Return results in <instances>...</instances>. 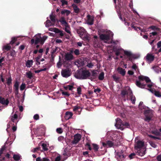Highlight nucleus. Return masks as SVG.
Wrapping results in <instances>:
<instances>
[{
  "instance_id": "obj_1",
  "label": "nucleus",
  "mask_w": 161,
  "mask_h": 161,
  "mask_svg": "<svg viewBox=\"0 0 161 161\" xmlns=\"http://www.w3.org/2000/svg\"><path fill=\"white\" fill-rule=\"evenodd\" d=\"M91 73L88 70L83 69L81 71L78 70L75 75V77L77 79L85 80L89 79Z\"/></svg>"
},
{
  "instance_id": "obj_2",
  "label": "nucleus",
  "mask_w": 161,
  "mask_h": 161,
  "mask_svg": "<svg viewBox=\"0 0 161 161\" xmlns=\"http://www.w3.org/2000/svg\"><path fill=\"white\" fill-rule=\"evenodd\" d=\"M77 32L83 40L86 41H88L89 40L90 37L89 35L83 27H80L79 28L77 29Z\"/></svg>"
},
{
  "instance_id": "obj_3",
  "label": "nucleus",
  "mask_w": 161,
  "mask_h": 161,
  "mask_svg": "<svg viewBox=\"0 0 161 161\" xmlns=\"http://www.w3.org/2000/svg\"><path fill=\"white\" fill-rule=\"evenodd\" d=\"M144 114L146 117L145 120L149 122L151 120L153 117L152 111L149 109L148 107H145V108H144Z\"/></svg>"
},
{
  "instance_id": "obj_4",
  "label": "nucleus",
  "mask_w": 161,
  "mask_h": 161,
  "mask_svg": "<svg viewBox=\"0 0 161 161\" xmlns=\"http://www.w3.org/2000/svg\"><path fill=\"white\" fill-rule=\"evenodd\" d=\"M124 56H126L127 58H128V60L131 62H132L133 59L136 58V55L130 51L124 50Z\"/></svg>"
},
{
  "instance_id": "obj_5",
  "label": "nucleus",
  "mask_w": 161,
  "mask_h": 161,
  "mask_svg": "<svg viewBox=\"0 0 161 161\" xmlns=\"http://www.w3.org/2000/svg\"><path fill=\"white\" fill-rule=\"evenodd\" d=\"M41 34H38L35 36L34 38L31 39V45L38 44L40 42Z\"/></svg>"
},
{
  "instance_id": "obj_6",
  "label": "nucleus",
  "mask_w": 161,
  "mask_h": 161,
  "mask_svg": "<svg viewBox=\"0 0 161 161\" xmlns=\"http://www.w3.org/2000/svg\"><path fill=\"white\" fill-rule=\"evenodd\" d=\"M62 76L65 78H67L71 75V71L68 69H63L61 72Z\"/></svg>"
},
{
  "instance_id": "obj_7",
  "label": "nucleus",
  "mask_w": 161,
  "mask_h": 161,
  "mask_svg": "<svg viewBox=\"0 0 161 161\" xmlns=\"http://www.w3.org/2000/svg\"><path fill=\"white\" fill-rule=\"evenodd\" d=\"M81 137V136L80 134H77L75 135L74 136V139L71 142L72 144H75L78 143L80 140Z\"/></svg>"
},
{
  "instance_id": "obj_8",
  "label": "nucleus",
  "mask_w": 161,
  "mask_h": 161,
  "mask_svg": "<svg viewBox=\"0 0 161 161\" xmlns=\"http://www.w3.org/2000/svg\"><path fill=\"white\" fill-rule=\"evenodd\" d=\"M116 123L115 124V126L118 129H120L121 130H123L124 129V128L122 126V124L123 122L119 118H117L116 119Z\"/></svg>"
},
{
  "instance_id": "obj_9",
  "label": "nucleus",
  "mask_w": 161,
  "mask_h": 161,
  "mask_svg": "<svg viewBox=\"0 0 161 161\" xmlns=\"http://www.w3.org/2000/svg\"><path fill=\"white\" fill-rule=\"evenodd\" d=\"M114 143L109 140L107 141L106 142H103V146L105 147H111L114 145Z\"/></svg>"
},
{
  "instance_id": "obj_10",
  "label": "nucleus",
  "mask_w": 161,
  "mask_h": 161,
  "mask_svg": "<svg viewBox=\"0 0 161 161\" xmlns=\"http://www.w3.org/2000/svg\"><path fill=\"white\" fill-rule=\"evenodd\" d=\"M5 149V145H4L0 149V161H5L6 160L5 157L3 155V152Z\"/></svg>"
},
{
  "instance_id": "obj_11",
  "label": "nucleus",
  "mask_w": 161,
  "mask_h": 161,
  "mask_svg": "<svg viewBox=\"0 0 161 161\" xmlns=\"http://www.w3.org/2000/svg\"><path fill=\"white\" fill-rule=\"evenodd\" d=\"M19 82L16 81L14 86V90L15 95H17L19 94Z\"/></svg>"
},
{
  "instance_id": "obj_12",
  "label": "nucleus",
  "mask_w": 161,
  "mask_h": 161,
  "mask_svg": "<svg viewBox=\"0 0 161 161\" xmlns=\"http://www.w3.org/2000/svg\"><path fill=\"white\" fill-rule=\"evenodd\" d=\"M97 73L96 72V70H92V75L91 74L90 76L89 77V79L93 81L97 78Z\"/></svg>"
},
{
  "instance_id": "obj_13",
  "label": "nucleus",
  "mask_w": 161,
  "mask_h": 161,
  "mask_svg": "<svg viewBox=\"0 0 161 161\" xmlns=\"http://www.w3.org/2000/svg\"><path fill=\"white\" fill-rule=\"evenodd\" d=\"M72 53L73 51H71L70 53H67L65 54V59L66 60H70L73 59L74 56L71 53Z\"/></svg>"
},
{
  "instance_id": "obj_14",
  "label": "nucleus",
  "mask_w": 161,
  "mask_h": 161,
  "mask_svg": "<svg viewBox=\"0 0 161 161\" xmlns=\"http://www.w3.org/2000/svg\"><path fill=\"white\" fill-rule=\"evenodd\" d=\"M99 37L102 40L108 41L110 39L109 35L105 34H101L99 35Z\"/></svg>"
},
{
  "instance_id": "obj_15",
  "label": "nucleus",
  "mask_w": 161,
  "mask_h": 161,
  "mask_svg": "<svg viewBox=\"0 0 161 161\" xmlns=\"http://www.w3.org/2000/svg\"><path fill=\"white\" fill-rule=\"evenodd\" d=\"M146 58L147 60L151 62L153 61L154 56L151 54L148 53L147 55Z\"/></svg>"
},
{
  "instance_id": "obj_16",
  "label": "nucleus",
  "mask_w": 161,
  "mask_h": 161,
  "mask_svg": "<svg viewBox=\"0 0 161 161\" xmlns=\"http://www.w3.org/2000/svg\"><path fill=\"white\" fill-rule=\"evenodd\" d=\"M144 145V142L141 141H138L136 142V145L135 146V147L137 149H140V148L143 147Z\"/></svg>"
},
{
  "instance_id": "obj_17",
  "label": "nucleus",
  "mask_w": 161,
  "mask_h": 161,
  "mask_svg": "<svg viewBox=\"0 0 161 161\" xmlns=\"http://www.w3.org/2000/svg\"><path fill=\"white\" fill-rule=\"evenodd\" d=\"M9 101L8 99L5 100L4 98L0 97V103L3 105H8Z\"/></svg>"
},
{
  "instance_id": "obj_18",
  "label": "nucleus",
  "mask_w": 161,
  "mask_h": 161,
  "mask_svg": "<svg viewBox=\"0 0 161 161\" xmlns=\"http://www.w3.org/2000/svg\"><path fill=\"white\" fill-rule=\"evenodd\" d=\"M18 115L16 114H15L13 116H10L11 120L13 123H16V125L18 122L17 120L18 119Z\"/></svg>"
},
{
  "instance_id": "obj_19",
  "label": "nucleus",
  "mask_w": 161,
  "mask_h": 161,
  "mask_svg": "<svg viewBox=\"0 0 161 161\" xmlns=\"http://www.w3.org/2000/svg\"><path fill=\"white\" fill-rule=\"evenodd\" d=\"M73 114L70 112H66L64 116V118L66 120H68L71 118Z\"/></svg>"
},
{
  "instance_id": "obj_20",
  "label": "nucleus",
  "mask_w": 161,
  "mask_h": 161,
  "mask_svg": "<svg viewBox=\"0 0 161 161\" xmlns=\"http://www.w3.org/2000/svg\"><path fill=\"white\" fill-rule=\"evenodd\" d=\"M10 44L9 43L8 44L3 46V50L4 51V52L10 50L11 47Z\"/></svg>"
},
{
  "instance_id": "obj_21",
  "label": "nucleus",
  "mask_w": 161,
  "mask_h": 161,
  "mask_svg": "<svg viewBox=\"0 0 161 161\" xmlns=\"http://www.w3.org/2000/svg\"><path fill=\"white\" fill-rule=\"evenodd\" d=\"M136 85L139 87L143 88L146 86V84H143L141 83L140 81L136 80Z\"/></svg>"
},
{
  "instance_id": "obj_22",
  "label": "nucleus",
  "mask_w": 161,
  "mask_h": 161,
  "mask_svg": "<svg viewBox=\"0 0 161 161\" xmlns=\"http://www.w3.org/2000/svg\"><path fill=\"white\" fill-rule=\"evenodd\" d=\"M136 85L139 87L143 88L146 86V84H143L141 83L140 81L136 80Z\"/></svg>"
},
{
  "instance_id": "obj_23",
  "label": "nucleus",
  "mask_w": 161,
  "mask_h": 161,
  "mask_svg": "<svg viewBox=\"0 0 161 161\" xmlns=\"http://www.w3.org/2000/svg\"><path fill=\"white\" fill-rule=\"evenodd\" d=\"M87 17L88 18V24L90 25H92L94 22L93 18L89 15H87Z\"/></svg>"
},
{
  "instance_id": "obj_24",
  "label": "nucleus",
  "mask_w": 161,
  "mask_h": 161,
  "mask_svg": "<svg viewBox=\"0 0 161 161\" xmlns=\"http://www.w3.org/2000/svg\"><path fill=\"white\" fill-rule=\"evenodd\" d=\"M39 146H41V147H42V150L43 151H47L48 150V149L47 148V146L46 143H40L39 144Z\"/></svg>"
},
{
  "instance_id": "obj_25",
  "label": "nucleus",
  "mask_w": 161,
  "mask_h": 161,
  "mask_svg": "<svg viewBox=\"0 0 161 161\" xmlns=\"http://www.w3.org/2000/svg\"><path fill=\"white\" fill-rule=\"evenodd\" d=\"M59 21L62 24L64 25L66 27H68V24L65 20L64 17H61L59 20Z\"/></svg>"
},
{
  "instance_id": "obj_26",
  "label": "nucleus",
  "mask_w": 161,
  "mask_h": 161,
  "mask_svg": "<svg viewBox=\"0 0 161 161\" xmlns=\"http://www.w3.org/2000/svg\"><path fill=\"white\" fill-rule=\"evenodd\" d=\"M13 158L15 161H19L20 159L22 158L21 156L19 154H14Z\"/></svg>"
},
{
  "instance_id": "obj_27",
  "label": "nucleus",
  "mask_w": 161,
  "mask_h": 161,
  "mask_svg": "<svg viewBox=\"0 0 161 161\" xmlns=\"http://www.w3.org/2000/svg\"><path fill=\"white\" fill-rule=\"evenodd\" d=\"M140 150H138L137 155L141 156H143L145 154V150L144 149H139Z\"/></svg>"
},
{
  "instance_id": "obj_28",
  "label": "nucleus",
  "mask_w": 161,
  "mask_h": 161,
  "mask_svg": "<svg viewBox=\"0 0 161 161\" xmlns=\"http://www.w3.org/2000/svg\"><path fill=\"white\" fill-rule=\"evenodd\" d=\"M118 72L121 74L122 76H124L125 74V69L121 68L119 67L117 69Z\"/></svg>"
},
{
  "instance_id": "obj_29",
  "label": "nucleus",
  "mask_w": 161,
  "mask_h": 161,
  "mask_svg": "<svg viewBox=\"0 0 161 161\" xmlns=\"http://www.w3.org/2000/svg\"><path fill=\"white\" fill-rule=\"evenodd\" d=\"M54 32L56 33H59L60 35L61 36H64V34L63 33V31H60L57 28H54Z\"/></svg>"
},
{
  "instance_id": "obj_30",
  "label": "nucleus",
  "mask_w": 161,
  "mask_h": 161,
  "mask_svg": "<svg viewBox=\"0 0 161 161\" xmlns=\"http://www.w3.org/2000/svg\"><path fill=\"white\" fill-rule=\"evenodd\" d=\"M70 13V11L68 10L64 9L61 11V14L62 15H66V16L69 15Z\"/></svg>"
},
{
  "instance_id": "obj_31",
  "label": "nucleus",
  "mask_w": 161,
  "mask_h": 161,
  "mask_svg": "<svg viewBox=\"0 0 161 161\" xmlns=\"http://www.w3.org/2000/svg\"><path fill=\"white\" fill-rule=\"evenodd\" d=\"M72 7L73 8L74 11L75 13H78L80 12V9L75 4L72 5Z\"/></svg>"
},
{
  "instance_id": "obj_32",
  "label": "nucleus",
  "mask_w": 161,
  "mask_h": 161,
  "mask_svg": "<svg viewBox=\"0 0 161 161\" xmlns=\"http://www.w3.org/2000/svg\"><path fill=\"white\" fill-rule=\"evenodd\" d=\"M17 40V37H14L11 38V40L9 44L13 46V45Z\"/></svg>"
},
{
  "instance_id": "obj_33",
  "label": "nucleus",
  "mask_w": 161,
  "mask_h": 161,
  "mask_svg": "<svg viewBox=\"0 0 161 161\" xmlns=\"http://www.w3.org/2000/svg\"><path fill=\"white\" fill-rule=\"evenodd\" d=\"M104 73L103 72H102L99 74L98 77V79L100 80H103L104 79Z\"/></svg>"
},
{
  "instance_id": "obj_34",
  "label": "nucleus",
  "mask_w": 161,
  "mask_h": 161,
  "mask_svg": "<svg viewBox=\"0 0 161 161\" xmlns=\"http://www.w3.org/2000/svg\"><path fill=\"white\" fill-rule=\"evenodd\" d=\"M34 45V48L35 49V50L34 51L33 53L34 54H36L38 52V49L40 47V45H38L37 44Z\"/></svg>"
},
{
  "instance_id": "obj_35",
  "label": "nucleus",
  "mask_w": 161,
  "mask_h": 161,
  "mask_svg": "<svg viewBox=\"0 0 161 161\" xmlns=\"http://www.w3.org/2000/svg\"><path fill=\"white\" fill-rule=\"evenodd\" d=\"M73 110L75 112L78 111L79 112L81 110V108L80 107L78 106H76L73 108Z\"/></svg>"
},
{
  "instance_id": "obj_36",
  "label": "nucleus",
  "mask_w": 161,
  "mask_h": 161,
  "mask_svg": "<svg viewBox=\"0 0 161 161\" xmlns=\"http://www.w3.org/2000/svg\"><path fill=\"white\" fill-rule=\"evenodd\" d=\"M92 145L93 146V148L94 150V152H97L98 151L99 148L97 144L94 143L92 144Z\"/></svg>"
},
{
  "instance_id": "obj_37",
  "label": "nucleus",
  "mask_w": 161,
  "mask_h": 161,
  "mask_svg": "<svg viewBox=\"0 0 161 161\" xmlns=\"http://www.w3.org/2000/svg\"><path fill=\"white\" fill-rule=\"evenodd\" d=\"M122 126L123 128L124 127L125 128H130V127L129 123L127 122H125L124 123L123 122Z\"/></svg>"
},
{
  "instance_id": "obj_38",
  "label": "nucleus",
  "mask_w": 161,
  "mask_h": 161,
  "mask_svg": "<svg viewBox=\"0 0 161 161\" xmlns=\"http://www.w3.org/2000/svg\"><path fill=\"white\" fill-rule=\"evenodd\" d=\"M47 36H44L42 37H41L40 38V43L42 44H43L45 41L47 39Z\"/></svg>"
},
{
  "instance_id": "obj_39",
  "label": "nucleus",
  "mask_w": 161,
  "mask_h": 161,
  "mask_svg": "<svg viewBox=\"0 0 161 161\" xmlns=\"http://www.w3.org/2000/svg\"><path fill=\"white\" fill-rule=\"evenodd\" d=\"M149 28L154 31H160L161 30L160 28L154 25L151 26L149 27Z\"/></svg>"
},
{
  "instance_id": "obj_40",
  "label": "nucleus",
  "mask_w": 161,
  "mask_h": 161,
  "mask_svg": "<svg viewBox=\"0 0 161 161\" xmlns=\"http://www.w3.org/2000/svg\"><path fill=\"white\" fill-rule=\"evenodd\" d=\"M50 19L52 22L53 23L55 22V16L52 13L50 15Z\"/></svg>"
},
{
  "instance_id": "obj_41",
  "label": "nucleus",
  "mask_w": 161,
  "mask_h": 161,
  "mask_svg": "<svg viewBox=\"0 0 161 161\" xmlns=\"http://www.w3.org/2000/svg\"><path fill=\"white\" fill-rule=\"evenodd\" d=\"M117 155L119 157L120 159H123L125 158V156L122 154V153H117Z\"/></svg>"
},
{
  "instance_id": "obj_42",
  "label": "nucleus",
  "mask_w": 161,
  "mask_h": 161,
  "mask_svg": "<svg viewBox=\"0 0 161 161\" xmlns=\"http://www.w3.org/2000/svg\"><path fill=\"white\" fill-rule=\"evenodd\" d=\"M154 95H155V96L159 97H161V92L157 91H154Z\"/></svg>"
},
{
  "instance_id": "obj_43",
  "label": "nucleus",
  "mask_w": 161,
  "mask_h": 161,
  "mask_svg": "<svg viewBox=\"0 0 161 161\" xmlns=\"http://www.w3.org/2000/svg\"><path fill=\"white\" fill-rule=\"evenodd\" d=\"M112 77L114 79V80L116 82H118L120 79L119 77L116 76L115 75H113Z\"/></svg>"
},
{
  "instance_id": "obj_44",
  "label": "nucleus",
  "mask_w": 161,
  "mask_h": 161,
  "mask_svg": "<svg viewBox=\"0 0 161 161\" xmlns=\"http://www.w3.org/2000/svg\"><path fill=\"white\" fill-rule=\"evenodd\" d=\"M130 100L132 102V103L133 104H134L135 103V101L136 100V98L135 96H133V95H131L130 96Z\"/></svg>"
},
{
  "instance_id": "obj_45",
  "label": "nucleus",
  "mask_w": 161,
  "mask_h": 161,
  "mask_svg": "<svg viewBox=\"0 0 161 161\" xmlns=\"http://www.w3.org/2000/svg\"><path fill=\"white\" fill-rule=\"evenodd\" d=\"M52 25V23L51 21L49 20H47L46 21V26L47 27H48Z\"/></svg>"
},
{
  "instance_id": "obj_46",
  "label": "nucleus",
  "mask_w": 161,
  "mask_h": 161,
  "mask_svg": "<svg viewBox=\"0 0 161 161\" xmlns=\"http://www.w3.org/2000/svg\"><path fill=\"white\" fill-rule=\"evenodd\" d=\"M85 147L87 149L91 151L92 150V148L91 147V145L88 142L85 145Z\"/></svg>"
},
{
  "instance_id": "obj_47",
  "label": "nucleus",
  "mask_w": 161,
  "mask_h": 161,
  "mask_svg": "<svg viewBox=\"0 0 161 161\" xmlns=\"http://www.w3.org/2000/svg\"><path fill=\"white\" fill-rule=\"evenodd\" d=\"M145 76H144L142 75H140L139 76L138 78L140 81H143L145 80Z\"/></svg>"
},
{
  "instance_id": "obj_48",
  "label": "nucleus",
  "mask_w": 161,
  "mask_h": 161,
  "mask_svg": "<svg viewBox=\"0 0 161 161\" xmlns=\"http://www.w3.org/2000/svg\"><path fill=\"white\" fill-rule=\"evenodd\" d=\"M12 79L11 77H9L7 80V84L8 86H10L12 83Z\"/></svg>"
},
{
  "instance_id": "obj_49",
  "label": "nucleus",
  "mask_w": 161,
  "mask_h": 161,
  "mask_svg": "<svg viewBox=\"0 0 161 161\" xmlns=\"http://www.w3.org/2000/svg\"><path fill=\"white\" fill-rule=\"evenodd\" d=\"M10 53L11 56L13 57H14L15 56L16 53L14 50L12 49L10 51Z\"/></svg>"
},
{
  "instance_id": "obj_50",
  "label": "nucleus",
  "mask_w": 161,
  "mask_h": 161,
  "mask_svg": "<svg viewBox=\"0 0 161 161\" xmlns=\"http://www.w3.org/2000/svg\"><path fill=\"white\" fill-rule=\"evenodd\" d=\"M25 87V83H22L20 86V89L21 91H23L24 90Z\"/></svg>"
},
{
  "instance_id": "obj_51",
  "label": "nucleus",
  "mask_w": 161,
  "mask_h": 161,
  "mask_svg": "<svg viewBox=\"0 0 161 161\" xmlns=\"http://www.w3.org/2000/svg\"><path fill=\"white\" fill-rule=\"evenodd\" d=\"M33 119L35 120H38L39 119V116L38 114H36L34 115Z\"/></svg>"
},
{
  "instance_id": "obj_52",
  "label": "nucleus",
  "mask_w": 161,
  "mask_h": 161,
  "mask_svg": "<svg viewBox=\"0 0 161 161\" xmlns=\"http://www.w3.org/2000/svg\"><path fill=\"white\" fill-rule=\"evenodd\" d=\"M56 131L58 133L61 134L63 132V130L61 128H58L57 129Z\"/></svg>"
},
{
  "instance_id": "obj_53",
  "label": "nucleus",
  "mask_w": 161,
  "mask_h": 161,
  "mask_svg": "<svg viewBox=\"0 0 161 161\" xmlns=\"http://www.w3.org/2000/svg\"><path fill=\"white\" fill-rule=\"evenodd\" d=\"M3 156L5 157V159H6V161H8V159L10 158V154L7 153Z\"/></svg>"
},
{
  "instance_id": "obj_54",
  "label": "nucleus",
  "mask_w": 161,
  "mask_h": 161,
  "mask_svg": "<svg viewBox=\"0 0 161 161\" xmlns=\"http://www.w3.org/2000/svg\"><path fill=\"white\" fill-rule=\"evenodd\" d=\"M73 52L76 55H78L80 54V51L78 49H75Z\"/></svg>"
},
{
  "instance_id": "obj_55",
  "label": "nucleus",
  "mask_w": 161,
  "mask_h": 161,
  "mask_svg": "<svg viewBox=\"0 0 161 161\" xmlns=\"http://www.w3.org/2000/svg\"><path fill=\"white\" fill-rule=\"evenodd\" d=\"M152 133L156 136H159V132L157 130L152 131Z\"/></svg>"
},
{
  "instance_id": "obj_56",
  "label": "nucleus",
  "mask_w": 161,
  "mask_h": 161,
  "mask_svg": "<svg viewBox=\"0 0 161 161\" xmlns=\"http://www.w3.org/2000/svg\"><path fill=\"white\" fill-rule=\"evenodd\" d=\"M145 80L146 81V83H148L151 82V80L148 77L145 76Z\"/></svg>"
},
{
  "instance_id": "obj_57",
  "label": "nucleus",
  "mask_w": 161,
  "mask_h": 161,
  "mask_svg": "<svg viewBox=\"0 0 161 161\" xmlns=\"http://www.w3.org/2000/svg\"><path fill=\"white\" fill-rule=\"evenodd\" d=\"M128 93L127 91L125 90H123L122 91L121 94L122 96H125Z\"/></svg>"
},
{
  "instance_id": "obj_58",
  "label": "nucleus",
  "mask_w": 161,
  "mask_h": 161,
  "mask_svg": "<svg viewBox=\"0 0 161 161\" xmlns=\"http://www.w3.org/2000/svg\"><path fill=\"white\" fill-rule=\"evenodd\" d=\"M135 154L134 153H131L129 156V157L130 159H132L134 158Z\"/></svg>"
},
{
  "instance_id": "obj_59",
  "label": "nucleus",
  "mask_w": 161,
  "mask_h": 161,
  "mask_svg": "<svg viewBox=\"0 0 161 161\" xmlns=\"http://www.w3.org/2000/svg\"><path fill=\"white\" fill-rule=\"evenodd\" d=\"M61 157L60 155L58 156L55 158V160L52 161H60Z\"/></svg>"
},
{
  "instance_id": "obj_60",
  "label": "nucleus",
  "mask_w": 161,
  "mask_h": 161,
  "mask_svg": "<svg viewBox=\"0 0 161 161\" xmlns=\"http://www.w3.org/2000/svg\"><path fill=\"white\" fill-rule=\"evenodd\" d=\"M61 2L62 3V6H63L65 5H67L68 4L67 1L65 0H62L61 1Z\"/></svg>"
},
{
  "instance_id": "obj_61",
  "label": "nucleus",
  "mask_w": 161,
  "mask_h": 161,
  "mask_svg": "<svg viewBox=\"0 0 161 161\" xmlns=\"http://www.w3.org/2000/svg\"><path fill=\"white\" fill-rule=\"evenodd\" d=\"M81 89L80 87H79L77 88V93L79 95H80L81 94Z\"/></svg>"
},
{
  "instance_id": "obj_62",
  "label": "nucleus",
  "mask_w": 161,
  "mask_h": 161,
  "mask_svg": "<svg viewBox=\"0 0 161 161\" xmlns=\"http://www.w3.org/2000/svg\"><path fill=\"white\" fill-rule=\"evenodd\" d=\"M26 65L28 67H30V60H28L27 61Z\"/></svg>"
},
{
  "instance_id": "obj_63",
  "label": "nucleus",
  "mask_w": 161,
  "mask_h": 161,
  "mask_svg": "<svg viewBox=\"0 0 161 161\" xmlns=\"http://www.w3.org/2000/svg\"><path fill=\"white\" fill-rule=\"evenodd\" d=\"M86 66L89 68H92L93 65L92 63H89L87 64Z\"/></svg>"
},
{
  "instance_id": "obj_64",
  "label": "nucleus",
  "mask_w": 161,
  "mask_h": 161,
  "mask_svg": "<svg viewBox=\"0 0 161 161\" xmlns=\"http://www.w3.org/2000/svg\"><path fill=\"white\" fill-rule=\"evenodd\" d=\"M157 47L158 48L161 47V41H159L157 43Z\"/></svg>"
}]
</instances>
